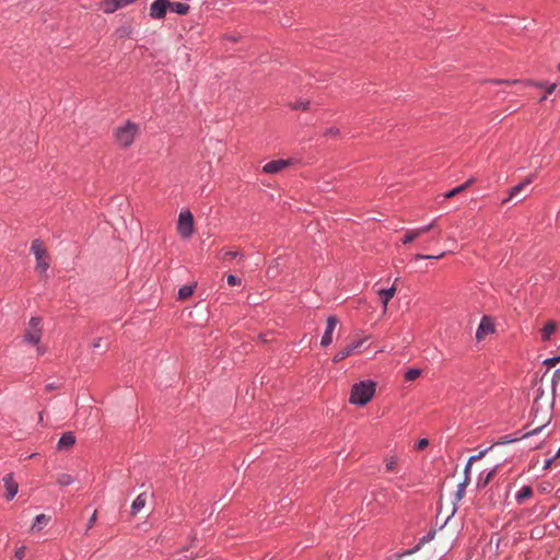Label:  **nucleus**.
<instances>
[{
  "mask_svg": "<svg viewBox=\"0 0 560 560\" xmlns=\"http://www.w3.org/2000/svg\"><path fill=\"white\" fill-rule=\"evenodd\" d=\"M487 453H488V450L480 451L479 454L470 456L469 457V462H474L475 463V462L481 459Z\"/></svg>",
  "mask_w": 560,
  "mask_h": 560,
  "instance_id": "nucleus-39",
  "label": "nucleus"
},
{
  "mask_svg": "<svg viewBox=\"0 0 560 560\" xmlns=\"http://www.w3.org/2000/svg\"><path fill=\"white\" fill-rule=\"evenodd\" d=\"M429 441L427 439H422L417 444V450H423L428 446Z\"/></svg>",
  "mask_w": 560,
  "mask_h": 560,
  "instance_id": "nucleus-41",
  "label": "nucleus"
},
{
  "mask_svg": "<svg viewBox=\"0 0 560 560\" xmlns=\"http://www.w3.org/2000/svg\"><path fill=\"white\" fill-rule=\"evenodd\" d=\"M460 192H463V187L457 186V187L451 189L450 191L445 192L444 197L446 199H450V198H453V197H455L456 195H458Z\"/></svg>",
  "mask_w": 560,
  "mask_h": 560,
  "instance_id": "nucleus-33",
  "label": "nucleus"
},
{
  "mask_svg": "<svg viewBox=\"0 0 560 560\" xmlns=\"http://www.w3.org/2000/svg\"><path fill=\"white\" fill-rule=\"evenodd\" d=\"M278 266L279 264L277 260L275 266L270 265L267 269V276L272 278L276 277L278 275Z\"/></svg>",
  "mask_w": 560,
  "mask_h": 560,
  "instance_id": "nucleus-35",
  "label": "nucleus"
},
{
  "mask_svg": "<svg viewBox=\"0 0 560 560\" xmlns=\"http://www.w3.org/2000/svg\"><path fill=\"white\" fill-rule=\"evenodd\" d=\"M170 5V0H155L150 7V15L153 19H164Z\"/></svg>",
  "mask_w": 560,
  "mask_h": 560,
  "instance_id": "nucleus-8",
  "label": "nucleus"
},
{
  "mask_svg": "<svg viewBox=\"0 0 560 560\" xmlns=\"http://www.w3.org/2000/svg\"><path fill=\"white\" fill-rule=\"evenodd\" d=\"M375 394V384L371 381H362L352 386L349 401L352 405H366Z\"/></svg>",
  "mask_w": 560,
  "mask_h": 560,
  "instance_id": "nucleus-2",
  "label": "nucleus"
},
{
  "mask_svg": "<svg viewBox=\"0 0 560 560\" xmlns=\"http://www.w3.org/2000/svg\"><path fill=\"white\" fill-rule=\"evenodd\" d=\"M445 256V252L441 253L438 256L432 255H422V254H416L415 259H440Z\"/></svg>",
  "mask_w": 560,
  "mask_h": 560,
  "instance_id": "nucleus-32",
  "label": "nucleus"
},
{
  "mask_svg": "<svg viewBox=\"0 0 560 560\" xmlns=\"http://www.w3.org/2000/svg\"><path fill=\"white\" fill-rule=\"evenodd\" d=\"M399 458L397 456H388L385 458V467L388 472L397 471Z\"/></svg>",
  "mask_w": 560,
  "mask_h": 560,
  "instance_id": "nucleus-24",
  "label": "nucleus"
},
{
  "mask_svg": "<svg viewBox=\"0 0 560 560\" xmlns=\"http://www.w3.org/2000/svg\"><path fill=\"white\" fill-rule=\"evenodd\" d=\"M557 457H560V448L558 450V452L553 458L556 459Z\"/></svg>",
  "mask_w": 560,
  "mask_h": 560,
  "instance_id": "nucleus-48",
  "label": "nucleus"
},
{
  "mask_svg": "<svg viewBox=\"0 0 560 560\" xmlns=\"http://www.w3.org/2000/svg\"><path fill=\"white\" fill-rule=\"evenodd\" d=\"M364 341H365L364 338L360 339V340L345 347L340 351H338L334 357V362L338 363V362L343 361L346 358L350 357L354 352L355 349H358L359 347H361L363 345Z\"/></svg>",
  "mask_w": 560,
  "mask_h": 560,
  "instance_id": "nucleus-11",
  "label": "nucleus"
},
{
  "mask_svg": "<svg viewBox=\"0 0 560 560\" xmlns=\"http://www.w3.org/2000/svg\"><path fill=\"white\" fill-rule=\"evenodd\" d=\"M329 132H330L331 135H336V133L338 132V130H332V129H331V130H329Z\"/></svg>",
  "mask_w": 560,
  "mask_h": 560,
  "instance_id": "nucleus-49",
  "label": "nucleus"
},
{
  "mask_svg": "<svg viewBox=\"0 0 560 560\" xmlns=\"http://www.w3.org/2000/svg\"><path fill=\"white\" fill-rule=\"evenodd\" d=\"M5 498L12 500L19 490V483L13 479L12 475H8L4 479Z\"/></svg>",
  "mask_w": 560,
  "mask_h": 560,
  "instance_id": "nucleus-17",
  "label": "nucleus"
},
{
  "mask_svg": "<svg viewBox=\"0 0 560 560\" xmlns=\"http://www.w3.org/2000/svg\"><path fill=\"white\" fill-rule=\"evenodd\" d=\"M95 522H96V511L92 514V516L90 517V520L88 522V530L94 526Z\"/></svg>",
  "mask_w": 560,
  "mask_h": 560,
  "instance_id": "nucleus-40",
  "label": "nucleus"
},
{
  "mask_svg": "<svg viewBox=\"0 0 560 560\" xmlns=\"http://www.w3.org/2000/svg\"><path fill=\"white\" fill-rule=\"evenodd\" d=\"M292 109H302V110H308L310 109V102L308 101H296L291 104Z\"/></svg>",
  "mask_w": 560,
  "mask_h": 560,
  "instance_id": "nucleus-31",
  "label": "nucleus"
},
{
  "mask_svg": "<svg viewBox=\"0 0 560 560\" xmlns=\"http://www.w3.org/2000/svg\"><path fill=\"white\" fill-rule=\"evenodd\" d=\"M101 346H102V339L101 338L94 340V342L92 343L93 348H100Z\"/></svg>",
  "mask_w": 560,
  "mask_h": 560,
  "instance_id": "nucleus-45",
  "label": "nucleus"
},
{
  "mask_svg": "<svg viewBox=\"0 0 560 560\" xmlns=\"http://www.w3.org/2000/svg\"><path fill=\"white\" fill-rule=\"evenodd\" d=\"M75 443V438L71 432H66L61 435V438L58 441L57 448L59 451L68 450L72 447Z\"/></svg>",
  "mask_w": 560,
  "mask_h": 560,
  "instance_id": "nucleus-18",
  "label": "nucleus"
},
{
  "mask_svg": "<svg viewBox=\"0 0 560 560\" xmlns=\"http://www.w3.org/2000/svg\"><path fill=\"white\" fill-rule=\"evenodd\" d=\"M469 482H470V477H467V478H464L463 482H460L458 485V488H457V491H456V499L458 501L464 498L465 490H466L467 486L469 485Z\"/></svg>",
  "mask_w": 560,
  "mask_h": 560,
  "instance_id": "nucleus-27",
  "label": "nucleus"
},
{
  "mask_svg": "<svg viewBox=\"0 0 560 560\" xmlns=\"http://www.w3.org/2000/svg\"><path fill=\"white\" fill-rule=\"evenodd\" d=\"M49 520H50V517L45 514L37 515L32 525V529H34V530L42 529L44 526H46L48 524Z\"/></svg>",
  "mask_w": 560,
  "mask_h": 560,
  "instance_id": "nucleus-22",
  "label": "nucleus"
},
{
  "mask_svg": "<svg viewBox=\"0 0 560 560\" xmlns=\"http://www.w3.org/2000/svg\"><path fill=\"white\" fill-rule=\"evenodd\" d=\"M72 481H73V478L68 474H61L57 478V483L60 486H68L70 483H72Z\"/></svg>",
  "mask_w": 560,
  "mask_h": 560,
  "instance_id": "nucleus-30",
  "label": "nucleus"
},
{
  "mask_svg": "<svg viewBox=\"0 0 560 560\" xmlns=\"http://www.w3.org/2000/svg\"><path fill=\"white\" fill-rule=\"evenodd\" d=\"M31 252L34 254L36 259V271L40 275L46 273L49 268L50 258L44 244L39 240L33 241Z\"/></svg>",
  "mask_w": 560,
  "mask_h": 560,
  "instance_id": "nucleus-3",
  "label": "nucleus"
},
{
  "mask_svg": "<svg viewBox=\"0 0 560 560\" xmlns=\"http://www.w3.org/2000/svg\"><path fill=\"white\" fill-rule=\"evenodd\" d=\"M558 325L555 320H548L545 326L541 328V338L544 341L549 340L550 337L557 330Z\"/></svg>",
  "mask_w": 560,
  "mask_h": 560,
  "instance_id": "nucleus-19",
  "label": "nucleus"
},
{
  "mask_svg": "<svg viewBox=\"0 0 560 560\" xmlns=\"http://www.w3.org/2000/svg\"><path fill=\"white\" fill-rule=\"evenodd\" d=\"M177 232L184 237L188 238L194 233V217L190 211H182L178 215Z\"/></svg>",
  "mask_w": 560,
  "mask_h": 560,
  "instance_id": "nucleus-5",
  "label": "nucleus"
},
{
  "mask_svg": "<svg viewBox=\"0 0 560 560\" xmlns=\"http://www.w3.org/2000/svg\"><path fill=\"white\" fill-rule=\"evenodd\" d=\"M474 183V179L470 178L468 179L466 183H464L463 185H460L459 187H463V191L466 190L471 184Z\"/></svg>",
  "mask_w": 560,
  "mask_h": 560,
  "instance_id": "nucleus-44",
  "label": "nucleus"
},
{
  "mask_svg": "<svg viewBox=\"0 0 560 560\" xmlns=\"http://www.w3.org/2000/svg\"><path fill=\"white\" fill-rule=\"evenodd\" d=\"M238 255H240V253L236 250H228L224 253L223 259H233V258H236Z\"/></svg>",
  "mask_w": 560,
  "mask_h": 560,
  "instance_id": "nucleus-38",
  "label": "nucleus"
},
{
  "mask_svg": "<svg viewBox=\"0 0 560 560\" xmlns=\"http://www.w3.org/2000/svg\"><path fill=\"white\" fill-rule=\"evenodd\" d=\"M289 165H290L289 160L270 161L262 166V172H265L267 174H277V173L283 171L284 168H287Z\"/></svg>",
  "mask_w": 560,
  "mask_h": 560,
  "instance_id": "nucleus-12",
  "label": "nucleus"
},
{
  "mask_svg": "<svg viewBox=\"0 0 560 560\" xmlns=\"http://www.w3.org/2000/svg\"><path fill=\"white\" fill-rule=\"evenodd\" d=\"M553 460H555V458H550V459H548V460L546 462V464H545V467H544V468H545V469H548V468L551 466V463H552Z\"/></svg>",
  "mask_w": 560,
  "mask_h": 560,
  "instance_id": "nucleus-46",
  "label": "nucleus"
},
{
  "mask_svg": "<svg viewBox=\"0 0 560 560\" xmlns=\"http://www.w3.org/2000/svg\"><path fill=\"white\" fill-rule=\"evenodd\" d=\"M494 331V326H493V323L491 322V319L487 316H485L480 324H479V327L477 329V332H476V338L477 340H482L486 338V336H488L489 334H492Z\"/></svg>",
  "mask_w": 560,
  "mask_h": 560,
  "instance_id": "nucleus-13",
  "label": "nucleus"
},
{
  "mask_svg": "<svg viewBox=\"0 0 560 560\" xmlns=\"http://www.w3.org/2000/svg\"><path fill=\"white\" fill-rule=\"evenodd\" d=\"M434 225H435V221H433L432 223H430L425 226L419 228V229L408 230L406 232L405 236L402 237V243L408 244V243L413 242L415 240L420 237L422 234H424V233L429 232L431 229H433Z\"/></svg>",
  "mask_w": 560,
  "mask_h": 560,
  "instance_id": "nucleus-10",
  "label": "nucleus"
},
{
  "mask_svg": "<svg viewBox=\"0 0 560 560\" xmlns=\"http://www.w3.org/2000/svg\"><path fill=\"white\" fill-rule=\"evenodd\" d=\"M536 174H530L528 175L522 183H520L518 185L514 186L511 190H510V194H509V197L503 199V203L512 200L513 198H516L518 196V194L525 188L527 187L528 185H530L535 178Z\"/></svg>",
  "mask_w": 560,
  "mask_h": 560,
  "instance_id": "nucleus-14",
  "label": "nucleus"
},
{
  "mask_svg": "<svg viewBox=\"0 0 560 560\" xmlns=\"http://www.w3.org/2000/svg\"><path fill=\"white\" fill-rule=\"evenodd\" d=\"M194 293L192 285H184L178 290V300H186Z\"/></svg>",
  "mask_w": 560,
  "mask_h": 560,
  "instance_id": "nucleus-28",
  "label": "nucleus"
},
{
  "mask_svg": "<svg viewBox=\"0 0 560 560\" xmlns=\"http://www.w3.org/2000/svg\"><path fill=\"white\" fill-rule=\"evenodd\" d=\"M338 324V319L334 316H329L326 323V329L320 340V346L327 347L332 342V332Z\"/></svg>",
  "mask_w": 560,
  "mask_h": 560,
  "instance_id": "nucleus-9",
  "label": "nucleus"
},
{
  "mask_svg": "<svg viewBox=\"0 0 560 560\" xmlns=\"http://www.w3.org/2000/svg\"><path fill=\"white\" fill-rule=\"evenodd\" d=\"M433 536H434V533H430V534H428L427 536L422 537V538L420 539V541H419V542H418V544H417L412 549H408V550H406L405 552H402V553H400V555H395V556H394L393 558H390L389 560H400L402 557L411 556V555L416 553L417 551H419V550L422 548V546H423L427 541L431 540V539L433 538Z\"/></svg>",
  "mask_w": 560,
  "mask_h": 560,
  "instance_id": "nucleus-16",
  "label": "nucleus"
},
{
  "mask_svg": "<svg viewBox=\"0 0 560 560\" xmlns=\"http://www.w3.org/2000/svg\"><path fill=\"white\" fill-rule=\"evenodd\" d=\"M498 470V467H494L492 470H490L486 477H481L478 481V487L485 488L495 476Z\"/></svg>",
  "mask_w": 560,
  "mask_h": 560,
  "instance_id": "nucleus-26",
  "label": "nucleus"
},
{
  "mask_svg": "<svg viewBox=\"0 0 560 560\" xmlns=\"http://www.w3.org/2000/svg\"><path fill=\"white\" fill-rule=\"evenodd\" d=\"M37 353H38V355L44 354V353H45V348H43V347H38V348H37Z\"/></svg>",
  "mask_w": 560,
  "mask_h": 560,
  "instance_id": "nucleus-47",
  "label": "nucleus"
},
{
  "mask_svg": "<svg viewBox=\"0 0 560 560\" xmlns=\"http://www.w3.org/2000/svg\"><path fill=\"white\" fill-rule=\"evenodd\" d=\"M43 325L40 317H32L24 335V340L32 345H37L42 338Z\"/></svg>",
  "mask_w": 560,
  "mask_h": 560,
  "instance_id": "nucleus-6",
  "label": "nucleus"
},
{
  "mask_svg": "<svg viewBox=\"0 0 560 560\" xmlns=\"http://www.w3.org/2000/svg\"><path fill=\"white\" fill-rule=\"evenodd\" d=\"M43 420V413H39V421Z\"/></svg>",
  "mask_w": 560,
  "mask_h": 560,
  "instance_id": "nucleus-51",
  "label": "nucleus"
},
{
  "mask_svg": "<svg viewBox=\"0 0 560 560\" xmlns=\"http://www.w3.org/2000/svg\"><path fill=\"white\" fill-rule=\"evenodd\" d=\"M474 462H467L466 466H465V470H464V474H465V478L467 477H470V469H471V466H472Z\"/></svg>",
  "mask_w": 560,
  "mask_h": 560,
  "instance_id": "nucleus-42",
  "label": "nucleus"
},
{
  "mask_svg": "<svg viewBox=\"0 0 560 560\" xmlns=\"http://www.w3.org/2000/svg\"><path fill=\"white\" fill-rule=\"evenodd\" d=\"M121 32H122L124 34H127V28H122V30H121Z\"/></svg>",
  "mask_w": 560,
  "mask_h": 560,
  "instance_id": "nucleus-50",
  "label": "nucleus"
},
{
  "mask_svg": "<svg viewBox=\"0 0 560 560\" xmlns=\"http://www.w3.org/2000/svg\"><path fill=\"white\" fill-rule=\"evenodd\" d=\"M145 503H147V494L145 493L139 494L131 504V513L133 515L138 514L144 508Z\"/></svg>",
  "mask_w": 560,
  "mask_h": 560,
  "instance_id": "nucleus-20",
  "label": "nucleus"
},
{
  "mask_svg": "<svg viewBox=\"0 0 560 560\" xmlns=\"http://www.w3.org/2000/svg\"><path fill=\"white\" fill-rule=\"evenodd\" d=\"M541 397L535 399L533 405V424H536V428L529 431L524 436L533 435L538 433L544 427H546L551 419L550 407L551 405L546 400L545 404L541 401Z\"/></svg>",
  "mask_w": 560,
  "mask_h": 560,
  "instance_id": "nucleus-1",
  "label": "nucleus"
},
{
  "mask_svg": "<svg viewBox=\"0 0 560 560\" xmlns=\"http://www.w3.org/2000/svg\"><path fill=\"white\" fill-rule=\"evenodd\" d=\"M170 10L179 15H186L189 11V5L183 2H171Z\"/></svg>",
  "mask_w": 560,
  "mask_h": 560,
  "instance_id": "nucleus-23",
  "label": "nucleus"
},
{
  "mask_svg": "<svg viewBox=\"0 0 560 560\" xmlns=\"http://www.w3.org/2000/svg\"><path fill=\"white\" fill-rule=\"evenodd\" d=\"M138 133V126L132 122H127L125 126L118 128L116 139L122 147H129Z\"/></svg>",
  "mask_w": 560,
  "mask_h": 560,
  "instance_id": "nucleus-4",
  "label": "nucleus"
},
{
  "mask_svg": "<svg viewBox=\"0 0 560 560\" xmlns=\"http://www.w3.org/2000/svg\"><path fill=\"white\" fill-rule=\"evenodd\" d=\"M399 279H395V282L393 284L392 288L389 289H381L377 291V294L380 295L381 300H382V304H383V307H384V313L386 312L387 310V305H388V302L394 298V295L396 294V283Z\"/></svg>",
  "mask_w": 560,
  "mask_h": 560,
  "instance_id": "nucleus-15",
  "label": "nucleus"
},
{
  "mask_svg": "<svg viewBox=\"0 0 560 560\" xmlns=\"http://www.w3.org/2000/svg\"><path fill=\"white\" fill-rule=\"evenodd\" d=\"M559 70H560V65H559Z\"/></svg>",
  "mask_w": 560,
  "mask_h": 560,
  "instance_id": "nucleus-52",
  "label": "nucleus"
},
{
  "mask_svg": "<svg viewBox=\"0 0 560 560\" xmlns=\"http://www.w3.org/2000/svg\"><path fill=\"white\" fill-rule=\"evenodd\" d=\"M559 362H560V355L547 359L545 361V364H547L549 368H552V366H556Z\"/></svg>",
  "mask_w": 560,
  "mask_h": 560,
  "instance_id": "nucleus-37",
  "label": "nucleus"
},
{
  "mask_svg": "<svg viewBox=\"0 0 560 560\" xmlns=\"http://www.w3.org/2000/svg\"><path fill=\"white\" fill-rule=\"evenodd\" d=\"M136 1L137 0H102L98 3V9L102 10L105 14H112L119 9L135 3Z\"/></svg>",
  "mask_w": 560,
  "mask_h": 560,
  "instance_id": "nucleus-7",
  "label": "nucleus"
},
{
  "mask_svg": "<svg viewBox=\"0 0 560 560\" xmlns=\"http://www.w3.org/2000/svg\"><path fill=\"white\" fill-rule=\"evenodd\" d=\"M533 495V489L529 486H524L516 494V501L522 504L526 499Z\"/></svg>",
  "mask_w": 560,
  "mask_h": 560,
  "instance_id": "nucleus-21",
  "label": "nucleus"
},
{
  "mask_svg": "<svg viewBox=\"0 0 560 560\" xmlns=\"http://www.w3.org/2000/svg\"><path fill=\"white\" fill-rule=\"evenodd\" d=\"M226 282L230 284V285H240L241 284V279L233 276V275H229L226 277Z\"/></svg>",
  "mask_w": 560,
  "mask_h": 560,
  "instance_id": "nucleus-36",
  "label": "nucleus"
},
{
  "mask_svg": "<svg viewBox=\"0 0 560 560\" xmlns=\"http://www.w3.org/2000/svg\"><path fill=\"white\" fill-rule=\"evenodd\" d=\"M494 83H499V84H505V85H512V84H522V85H536L538 88H542V83H534L532 81H526V82H522L520 80H498V81H493Z\"/></svg>",
  "mask_w": 560,
  "mask_h": 560,
  "instance_id": "nucleus-25",
  "label": "nucleus"
},
{
  "mask_svg": "<svg viewBox=\"0 0 560 560\" xmlns=\"http://www.w3.org/2000/svg\"><path fill=\"white\" fill-rule=\"evenodd\" d=\"M420 375H421V370L420 369H409L405 373V380L407 382H411V381L417 380Z\"/></svg>",
  "mask_w": 560,
  "mask_h": 560,
  "instance_id": "nucleus-29",
  "label": "nucleus"
},
{
  "mask_svg": "<svg viewBox=\"0 0 560 560\" xmlns=\"http://www.w3.org/2000/svg\"><path fill=\"white\" fill-rule=\"evenodd\" d=\"M24 555H25V549H24V547H22V548H20L19 550H16V552H15V558H16L18 560H22V558L24 557Z\"/></svg>",
  "mask_w": 560,
  "mask_h": 560,
  "instance_id": "nucleus-43",
  "label": "nucleus"
},
{
  "mask_svg": "<svg viewBox=\"0 0 560 560\" xmlns=\"http://www.w3.org/2000/svg\"><path fill=\"white\" fill-rule=\"evenodd\" d=\"M556 88H557V83H551V84L547 85L545 88L546 89L545 95L540 98V102H544L547 98L548 94L553 93Z\"/></svg>",
  "mask_w": 560,
  "mask_h": 560,
  "instance_id": "nucleus-34",
  "label": "nucleus"
}]
</instances>
